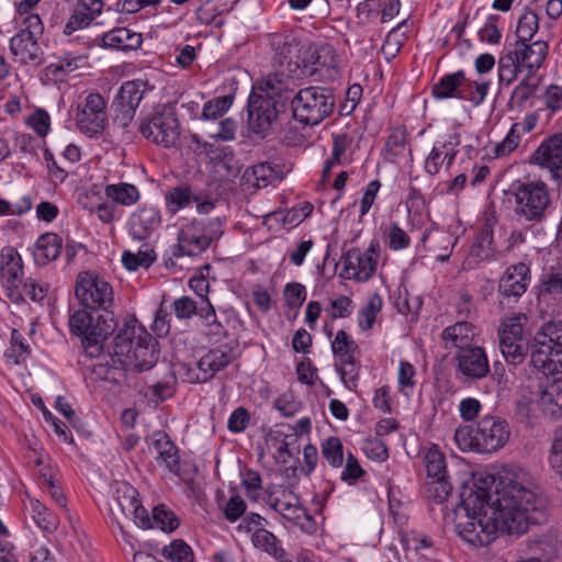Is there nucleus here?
Masks as SVG:
<instances>
[{
  "instance_id": "obj_60",
  "label": "nucleus",
  "mask_w": 562,
  "mask_h": 562,
  "mask_svg": "<svg viewBox=\"0 0 562 562\" xmlns=\"http://www.w3.org/2000/svg\"><path fill=\"white\" fill-rule=\"evenodd\" d=\"M240 476L241 485L245 487L247 496L256 499L258 497V492L262 487L260 473L252 469H246L240 472Z\"/></svg>"
},
{
  "instance_id": "obj_35",
  "label": "nucleus",
  "mask_w": 562,
  "mask_h": 562,
  "mask_svg": "<svg viewBox=\"0 0 562 562\" xmlns=\"http://www.w3.org/2000/svg\"><path fill=\"white\" fill-rule=\"evenodd\" d=\"M193 199L194 193L189 186L170 188L165 194L166 210L169 214L175 215L189 206Z\"/></svg>"
},
{
  "instance_id": "obj_57",
  "label": "nucleus",
  "mask_w": 562,
  "mask_h": 562,
  "mask_svg": "<svg viewBox=\"0 0 562 562\" xmlns=\"http://www.w3.org/2000/svg\"><path fill=\"white\" fill-rule=\"evenodd\" d=\"M233 104L232 95H222L207 101L202 111L205 120H215L222 116Z\"/></svg>"
},
{
  "instance_id": "obj_41",
  "label": "nucleus",
  "mask_w": 562,
  "mask_h": 562,
  "mask_svg": "<svg viewBox=\"0 0 562 562\" xmlns=\"http://www.w3.org/2000/svg\"><path fill=\"white\" fill-rule=\"evenodd\" d=\"M515 57L514 50H510L498 59V80L501 85L509 86L517 79L518 72L524 69L518 60L514 59Z\"/></svg>"
},
{
  "instance_id": "obj_5",
  "label": "nucleus",
  "mask_w": 562,
  "mask_h": 562,
  "mask_svg": "<svg viewBox=\"0 0 562 562\" xmlns=\"http://www.w3.org/2000/svg\"><path fill=\"white\" fill-rule=\"evenodd\" d=\"M514 215L520 223L540 224L552 204L548 186L542 181H516L507 191Z\"/></svg>"
},
{
  "instance_id": "obj_45",
  "label": "nucleus",
  "mask_w": 562,
  "mask_h": 562,
  "mask_svg": "<svg viewBox=\"0 0 562 562\" xmlns=\"http://www.w3.org/2000/svg\"><path fill=\"white\" fill-rule=\"evenodd\" d=\"M153 528L157 527L165 532L175 531L180 524L179 518L165 505H158L153 509Z\"/></svg>"
},
{
  "instance_id": "obj_1",
  "label": "nucleus",
  "mask_w": 562,
  "mask_h": 562,
  "mask_svg": "<svg viewBox=\"0 0 562 562\" xmlns=\"http://www.w3.org/2000/svg\"><path fill=\"white\" fill-rule=\"evenodd\" d=\"M494 484L493 474L480 473L473 476L472 486L464 484L460 493L456 531L474 548L488 546L497 532L520 537L530 525L547 519L544 502L525 474L502 482L503 487L491 494Z\"/></svg>"
},
{
  "instance_id": "obj_40",
  "label": "nucleus",
  "mask_w": 562,
  "mask_h": 562,
  "mask_svg": "<svg viewBox=\"0 0 562 562\" xmlns=\"http://www.w3.org/2000/svg\"><path fill=\"white\" fill-rule=\"evenodd\" d=\"M192 142L210 158L211 161L229 164L234 159L231 147L222 146L216 143L202 142L196 135L192 136Z\"/></svg>"
},
{
  "instance_id": "obj_24",
  "label": "nucleus",
  "mask_w": 562,
  "mask_h": 562,
  "mask_svg": "<svg viewBox=\"0 0 562 562\" xmlns=\"http://www.w3.org/2000/svg\"><path fill=\"white\" fill-rule=\"evenodd\" d=\"M232 358V352L226 347L210 350L198 362L196 381L203 383L211 380L218 371L231 363Z\"/></svg>"
},
{
  "instance_id": "obj_47",
  "label": "nucleus",
  "mask_w": 562,
  "mask_h": 562,
  "mask_svg": "<svg viewBox=\"0 0 562 562\" xmlns=\"http://www.w3.org/2000/svg\"><path fill=\"white\" fill-rule=\"evenodd\" d=\"M335 367L345 386L350 391H356L360 371V366L357 363L356 358L352 357L346 361H338L335 363Z\"/></svg>"
},
{
  "instance_id": "obj_53",
  "label": "nucleus",
  "mask_w": 562,
  "mask_h": 562,
  "mask_svg": "<svg viewBox=\"0 0 562 562\" xmlns=\"http://www.w3.org/2000/svg\"><path fill=\"white\" fill-rule=\"evenodd\" d=\"M162 555L173 562H193L192 549L183 540H173L162 549Z\"/></svg>"
},
{
  "instance_id": "obj_12",
  "label": "nucleus",
  "mask_w": 562,
  "mask_h": 562,
  "mask_svg": "<svg viewBox=\"0 0 562 562\" xmlns=\"http://www.w3.org/2000/svg\"><path fill=\"white\" fill-rule=\"evenodd\" d=\"M75 295L83 310L108 311L114 301L112 285L92 272L80 273L76 281Z\"/></svg>"
},
{
  "instance_id": "obj_46",
  "label": "nucleus",
  "mask_w": 562,
  "mask_h": 562,
  "mask_svg": "<svg viewBox=\"0 0 562 562\" xmlns=\"http://www.w3.org/2000/svg\"><path fill=\"white\" fill-rule=\"evenodd\" d=\"M539 29L538 15L536 12L528 10L518 20L516 27V42H529Z\"/></svg>"
},
{
  "instance_id": "obj_32",
  "label": "nucleus",
  "mask_w": 562,
  "mask_h": 562,
  "mask_svg": "<svg viewBox=\"0 0 562 562\" xmlns=\"http://www.w3.org/2000/svg\"><path fill=\"white\" fill-rule=\"evenodd\" d=\"M199 317L201 318L204 327L205 335L214 342L220 341L226 336L227 331L222 322L217 318L215 308L209 300H205L200 305Z\"/></svg>"
},
{
  "instance_id": "obj_19",
  "label": "nucleus",
  "mask_w": 562,
  "mask_h": 562,
  "mask_svg": "<svg viewBox=\"0 0 562 562\" xmlns=\"http://www.w3.org/2000/svg\"><path fill=\"white\" fill-rule=\"evenodd\" d=\"M160 225V214L153 205H143L130 216L128 233L134 239L144 240Z\"/></svg>"
},
{
  "instance_id": "obj_11",
  "label": "nucleus",
  "mask_w": 562,
  "mask_h": 562,
  "mask_svg": "<svg viewBox=\"0 0 562 562\" xmlns=\"http://www.w3.org/2000/svg\"><path fill=\"white\" fill-rule=\"evenodd\" d=\"M138 131L146 139L166 148L176 147L180 137V124L170 106H164L144 119Z\"/></svg>"
},
{
  "instance_id": "obj_23",
  "label": "nucleus",
  "mask_w": 562,
  "mask_h": 562,
  "mask_svg": "<svg viewBox=\"0 0 562 562\" xmlns=\"http://www.w3.org/2000/svg\"><path fill=\"white\" fill-rule=\"evenodd\" d=\"M151 445L157 452L156 461L170 473L180 475L179 450L170 437L164 431H155L151 435Z\"/></svg>"
},
{
  "instance_id": "obj_49",
  "label": "nucleus",
  "mask_w": 562,
  "mask_h": 562,
  "mask_svg": "<svg viewBox=\"0 0 562 562\" xmlns=\"http://www.w3.org/2000/svg\"><path fill=\"white\" fill-rule=\"evenodd\" d=\"M31 508L33 520L42 530L53 532L57 528L56 516L40 501H32Z\"/></svg>"
},
{
  "instance_id": "obj_37",
  "label": "nucleus",
  "mask_w": 562,
  "mask_h": 562,
  "mask_svg": "<svg viewBox=\"0 0 562 562\" xmlns=\"http://www.w3.org/2000/svg\"><path fill=\"white\" fill-rule=\"evenodd\" d=\"M251 541L254 546L273 558L286 555L285 550L279 546L278 538L266 528L256 529L252 532Z\"/></svg>"
},
{
  "instance_id": "obj_26",
  "label": "nucleus",
  "mask_w": 562,
  "mask_h": 562,
  "mask_svg": "<svg viewBox=\"0 0 562 562\" xmlns=\"http://www.w3.org/2000/svg\"><path fill=\"white\" fill-rule=\"evenodd\" d=\"M423 241L427 244L429 251L436 254V259L443 262L450 258L458 237L448 231L434 229L424 235Z\"/></svg>"
},
{
  "instance_id": "obj_42",
  "label": "nucleus",
  "mask_w": 562,
  "mask_h": 562,
  "mask_svg": "<svg viewBox=\"0 0 562 562\" xmlns=\"http://www.w3.org/2000/svg\"><path fill=\"white\" fill-rule=\"evenodd\" d=\"M382 308V299L378 293L372 294L367 304L359 311L358 325L362 330L372 328L378 313Z\"/></svg>"
},
{
  "instance_id": "obj_21",
  "label": "nucleus",
  "mask_w": 562,
  "mask_h": 562,
  "mask_svg": "<svg viewBox=\"0 0 562 562\" xmlns=\"http://www.w3.org/2000/svg\"><path fill=\"white\" fill-rule=\"evenodd\" d=\"M548 49V44L544 41H536L529 45L527 42H516L514 59L518 60L520 67L528 70L527 76H533L543 64Z\"/></svg>"
},
{
  "instance_id": "obj_44",
  "label": "nucleus",
  "mask_w": 562,
  "mask_h": 562,
  "mask_svg": "<svg viewBox=\"0 0 562 562\" xmlns=\"http://www.w3.org/2000/svg\"><path fill=\"white\" fill-rule=\"evenodd\" d=\"M358 346L350 339L348 334L340 329L337 331L335 339L331 342V350L338 358V361H346L355 357Z\"/></svg>"
},
{
  "instance_id": "obj_14",
  "label": "nucleus",
  "mask_w": 562,
  "mask_h": 562,
  "mask_svg": "<svg viewBox=\"0 0 562 562\" xmlns=\"http://www.w3.org/2000/svg\"><path fill=\"white\" fill-rule=\"evenodd\" d=\"M105 108V100L99 92L89 93L78 103L75 121L80 133L89 138L101 136L108 122Z\"/></svg>"
},
{
  "instance_id": "obj_48",
  "label": "nucleus",
  "mask_w": 562,
  "mask_h": 562,
  "mask_svg": "<svg viewBox=\"0 0 562 562\" xmlns=\"http://www.w3.org/2000/svg\"><path fill=\"white\" fill-rule=\"evenodd\" d=\"M156 260L154 250H139L134 254L125 250L122 255V263L128 271H136L138 268H149Z\"/></svg>"
},
{
  "instance_id": "obj_33",
  "label": "nucleus",
  "mask_w": 562,
  "mask_h": 562,
  "mask_svg": "<svg viewBox=\"0 0 562 562\" xmlns=\"http://www.w3.org/2000/svg\"><path fill=\"white\" fill-rule=\"evenodd\" d=\"M284 166L273 161H262L252 166V176L258 188H265L284 178Z\"/></svg>"
},
{
  "instance_id": "obj_43",
  "label": "nucleus",
  "mask_w": 562,
  "mask_h": 562,
  "mask_svg": "<svg viewBox=\"0 0 562 562\" xmlns=\"http://www.w3.org/2000/svg\"><path fill=\"white\" fill-rule=\"evenodd\" d=\"M501 352L505 360L514 366L519 364L524 361L528 353V341L527 340H515V341H499Z\"/></svg>"
},
{
  "instance_id": "obj_63",
  "label": "nucleus",
  "mask_w": 562,
  "mask_h": 562,
  "mask_svg": "<svg viewBox=\"0 0 562 562\" xmlns=\"http://www.w3.org/2000/svg\"><path fill=\"white\" fill-rule=\"evenodd\" d=\"M549 462L557 472L562 471V425L553 430Z\"/></svg>"
},
{
  "instance_id": "obj_34",
  "label": "nucleus",
  "mask_w": 562,
  "mask_h": 562,
  "mask_svg": "<svg viewBox=\"0 0 562 562\" xmlns=\"http://www.w3.org/2000/svg\"><path fill=\"white\" fill-rule=\"evenodd\" d=\"M104 192L114 204L124 206L134 205L140 198L139 190L134 184L126 182L108 184Z\"/></svg>"
},
{
  "instance_id": "obj_59",
  "label": "nucleus",
  "mask_w": 562,
  "mask_h": 562,
  "mask_svg": "<svg viewBox=\"0 0 562 562\" xmlns=\"http://www.w3.org/2000/svg\"><path fill=\"white\" fill-rule=\"evenodd\" d=\"M452 485L447 476L437 477L427 484V494L436 503H443L451 495Z\"/></svg>"
},
{
  "instance_id": "obj_52",
  "label": "nucleus",
  "mask_w": 562,
  "mask_h": 562,
  "mask_svg": "<svg viewBox=\"0 0 562 562\" xmlns=\"http://www.w3.org/2000/svg\"><path fill=\"white\" fill-rule=\"evenodd\" d=\"M322 454L333 467L339 468L344 461V447L338 437H329L322 443Z\"/></svg>"
},
{
  "instance_id": "obj_39",
  "label": "nucleus",
  "mask_w": 562,
  "mask_h": 562,
  "mask_svg": "<svg viewBox=\"0 0 562 562\" xmlns=\"http://www.w3.org/2000/svg\"><path fill=\"white\" fill-rule=\"evenodd\" d=\"M294 499L295 502L274 498L270 502V507L283 518L294 524H297L302 517L311 519V516L300 505L299 499L296 497H294Z\"/></svg>"
},
{
  "instance_id": "obj_31",
  "label": "nucleus",
  "mask_w": 562,
  "mask_h": 562,
  "mask_svg": "<svg viewBox=\"0 0 562 562\" xmlns=\"http://www.w3.org/2000/svg\"><path fill=\"white\" fill-rule=\"evenodd\" d=\"M147 86V82L140 79L124 82L113 100V106L137 109Z\"/></svg>"
},
{
  "instance_id": "obj_20",
  "label": "nucleus",
  "mask_w": 562,
  "mask_h": 562,
  "mask_svg": "<svg viewBox=\"0 0 562 562\" xmlns=\"http://www.w3.org/2000/svg\"><path fill=\"white\" fill-rule=\"evenodd\" d=\"M112 498L109 503L112 517L120 524V516L130 517V510L133 509L138 499L137 490L130 483L116 481L111 485Z\"/></svg>"
},
{
  "instance_id": "obj_58",
  "label": "nucleus",
  "mask_w": 562,
  "mask_h": 562,
  "mask_svg": "<svg viewBox=\"0 0 562 562\" xmlns=\"http://www.w3.org/2000/svg\"><path fill=\"white\" fill-rule=\"evenodd\" d=\"M31 353V347L18 329L11 333V347L7 351L9 358H13L15 364L21 363Z\"/></svg>"
},
{
  "instance_id": "obj_55",
  "label": "nucleus",
  "mask_w": 562,
  "mask_h": 562,
  "mask_svg": "<svg viewBox=\"0 0 562 562\" xmlns=\"http://www.w3.org/2000/svg\"><path fill=\"white\" fill-rule=\"evenodd\" d=\"M424 460L428 477H431L434 480L437 477L447 476L446 460L443 454L439 450L435 448L429 449Z\"/></svg>"
},
{
  "instance_id": "obj_62",
  "label": "nucleus",
  "mask_w": 562,
  "mask_h": 562,
  "mask_svg": "<svg viewBox=\"0 0 562 562\" xmlns=\"http://www.w3.org/2000/svg\"><path fill=\"white\" fill-rule=\"evenodd\" d=\"M283 296L290 308H297L306 300V289L297 282L288 283L284 288Z\"/></svg>"
},
{
  "instance_id": "obj_30",
  "label": "nucleus",
  "mask_w": 562,
  "mask_h": 562,
  "mask_svg": "<svg viewBox=\"0 0 562 562\" xmlns=\"http://www.w3.org/2000/svg\"><path fill=\"white\" fill-rule=\"evenodd\" d=\"M464 81V71L459 70L442 76L437 83L431 87V95L436 100L465 98L461 93V83Z\"/></svg>"
},
{
  "instance_id": "obj_4",
  "label": "nucleus",
  "mask_w": 562,
  "mask_h": 562,
  "mask_svg": "<svg viewBox=\"0 0 562 562\" xmlns=\"http://www.w3.org/2000/svg\"><path fill=\"white\" fill-rule=\"evenodd\" d=\"M248 98L249 128L260 137H266L274 131L279 116L284 113L291 99L292 91L272 93L267 82H262Z\"/></svg>"
},
{
  "instance_id": "obj_13",
  "label": "nucleus",
  "mask_w": 562,
  "mask_h": 562,
  "mask_svg": "<svg viewBox=\"0 0 562 562\" xmlns=\"http://www.w3.org/2000/svg\"><path fill=\"white\" fill-rule=\"evenodd\" d=\"M380 256V244L372 240L366 251L359 248H351L344 252L341 261L344 268L339 277L357 282H367L375 273Z\"/></svg>"
},
{
  "instance_id": "obj_29",
  "label": "nucleus",
  "mask_w": 562,
  "mask_h": 562,
  "mask_svg": "<svg viewBox=\"0 0 562 562\" xmlns=\"http://www.w3.org/2000/svg\"><path fill=\"white\" fill-rule=\"evenodd\" d=\"M103 45L121 50H135L140 47L143 38L140 33L126 27H116L102 37Z\"/></svg>"
},
{
  "instance_id": "obj_56",
  "label": "nucleus",
  "mask_w": 562,
  "mask_h": 562,
  "mask_svg": "<svg viewBox=\"0 0 562 562\" xmlns=\"http://www.w3.org/2000/svg\"><path fill=\"white\" fill-rule=\"evenodd\" d=\"M520 125L515 123L509 128L505 138L494 147L495 157H505L514 151L520 143Z\"/></svg>"
},
{
  "instance_id": "obj_16",
  "label": "nucleus",
  "mask_w": 562,
  "mask_h": 562,
  "mask_svg": "<svg viewBox=\"0 0 562 562\" xmlns=\"http://www.w3.org/2000/svg\"><path fill=\"white\" fill-rule=\"evenodd\" d=\"M530 162L548 169L553 179H562V134L542 142L532 154Z\"/></svg>"
},
{
  "instance_id": "obj_10",
  "label": "nucleus",
  "mask_w": 562,
  "mask_h": 562,
  "mask_svg": "<svg viewBox=\"0 0 562 562\" xmlns=\"http://www.w3.org/2000/svg\"><path fill=\"white\" fill-rule=\"evenodd\" d=\"M535 368L553 371L562 367V321H550L541 326L533 338L530 355Z\"/></svg>"
},
{
  "instance_id": "obj_38",
  "label": "nucleus",
  "mask_w": 562,
  "mask_h": 562,
  "mask_svg": "<svg viewBox=\"0 0 562 562\" xmlns=\"http://www.w3.org/2000/svg\"><path fill=\"white\" fill-rule=\"evenodd\" d=\"M538 87V82L532 81V76H526L512 92L508 105L510 110H521L527 102L533 97Z\"/></svg>"
},
{
  "instance_id": "obj_61",
  "label": "nucleus",
  "mask_w": 562,
  "mask_h": 562,
  "mask_svg": "<svg viewBox=\"0 0 562 562\" xmlns=\"http://www.w3.org/2000/svg\"><path fill=\"white\" fill-rule=\"evenodd\" d=\"M387 244L392 250L405 249L411 244V238L405 231H403L397 223L393 222L387 227L386 232Z\"/></svg>"
},
{
  "instance_id": "obj_17",
  "label": "nucleus",
  "mask_w": 562,
  "mask_h": 562,
  "mask_svg": "<svg viewBox=\"0 0 562 562\" xmlns=\"http://www.w3.org/2000/svg\"><path fill=\"white\" fill-rule=\"evenodd\" d=\"M530 282V269L519 262L506 269L499 280L498 291L507 300L516 302L526 291Z\"/></svg>"
},
{
  "instance_id": "obj_25",
  "label": "nucleus",
  "mask_w": 562,
  "mask_h": 562,
  "mask_svg": "<svg viewBox=\"0 0 562 562\" xmlns=\"http://www.w3.org/2000/svg\"><path fill=\"white\" fill-rule=\"evenodd\" d=\"M476 328L467 321L457 322L448 326L441 334L445 348H458L462 351L472 347V342L476 336Z\"/></svg>"
},
{
  "instance_id": "obj_51",
  "label": "nucleus",
  "mask_w": 562,
  "mask_h": 562,
  "mask_svg": "<svg viewBox=\"0 0 562 562\" xmlns=\"http://www.w3.org/2000/svg\"><path fill=\"white\" fill-rule=\"evenodd\" d=\"M487 91L488 82L477 83L464 77V81L461 83V93L465 95V98H460V100L469 101L474 106H477L485 100Z\"/></svg>"
},
{
  "instance_id": "obj_6",
  "label": "nucleus",
  "mask_w": 562,
  "mask_h": 562,
  "mask_svg": "<svg viewBox=\"0 0 562 562\" xmlns=\"http://www.w3.org/2000/svg\"><path fill=\"white\" fill-rule=\"evenodd\" d=\"M509 428L499 417L486 415L475 426H460L454 440L462 451L491 453L502 448L508 440Z\"/></svg>"
},
{
  "instance_id": "obj_36",
  "label": "nucleus",
  "mask_w": 562,
  "mask_h": 562,
  "mask_svg": "<svg viewBox=\"0 0 562 562\" xmlns=\"http://www.w3.org/2000/svg\"><path fill=\"white\" fill-rule=\"evenodd\" d=\"M406 150V131L404 128H395L386 138L384 158L389 162H397L405 155Z\"/></svg>"
},
{
  "instance_id": "obj_28",
  "label": "nucleus",
  "mask_w": 562,
  "mask_h": 562,
  "mask_svg": "<svg viewBox=\"0 0 562 562\" xmlns=\"http://www.w3.org/2000/svg\"><path fill=\"white\" fill-rule=\"evenodd\" d=\"M63 246L61 238L55 233H45L41 235L33 250L34 260L40 266H45L47 262L56 260L60 255Z\"/></svg>"
},
{
  "instance_id": "obj_18",
  "label": "nucleus",
  "mask_w": 562,
  "mask_h": 562,
  "mask_svg": "<svg viewBox=\"0 0 562 562\" xmlns=\"http://www.w3.org/2000/svg\"><path fill=\"white\" fill-rule=\"evenodd\" d=\"M458 370L467 378L480 380L490 372L487 356L481 347H470L459 351Z\"/></svg>"
},
{
  "instance_id": "obj_22",
  "label": "nucleus",
  "mask_w": 562,
  "mask_h": 562,
  "mask_svg": "<svg viewBox=\"0 0 562 562\" xmlns=\"http://www.w3.org/2000/svg\"><path fill=\"white\" fill-rule=\"evenodd\" d=\"M10 52L15 60L22 65L40 64L42 61V50L37 38L31 35L29 31H19L11 37Z\"/></svg>"
},
{
  "instance_id": "obj_7",
  "label": "nucleus",
  "mask_w": 562,
  "mask_h": 562,
  "mask_svg": "<svg viewBox=\"0 0 562 562\" xmlns=\"http://www.w3.org/2000/svg\"><path fill=\"white\" fill-rule=\"evenodd\" d=\"M116 324L112 317L94 315L87 310L76 311L69 318L70 331L81 338L85 352L90 358L100 357L103 344L114 331Z\"/></svg>"
},
{
  "instance_id": "obj_9",
  "label": "nucleus",
  "mask_w": 562,
  "mask_h": 562,
  "mask_svg": "<svg viewBox=\"0 0 562 562\" xmlns=\"http://www.w3.org/2000/svg\"><path fill=\"white\" fill-rule=\"evenodd\" d=\"M223 234L222 222L218 217L209 220H192L178 233V245L175 257L199 256Z\"/></svg>"
},
{
  "instance_id": "obj_64",
  "label": "nucleus",
  "mask_w": 562,
  "mask_h": 562,
  "mask_svg": "<svg viewBox=\"0 0 562 562\" xmlns=\"http://www.w3.org/2000/svg\"><path fill=\"white\" fill-rule=\"evenodd\" d=\"M172 307L179 319H188L193 315L199 316L200 306L189 296H182L173 301Z\"/></svg>"
},
{
  "instance_id": "obj_2",
  "label": "nucleus",
  "mask_w": 562,
  "mask_h": 562,
  "mask_svg": "<svg viewBox=\"0 0 562 562\" xmlns=\"http://www.w3.org/2000/svg\"><path fill=\"white\" fill-rule=\"evenodd\" d=\"M114 363L126 370L144 371L151 369L159 356L157 341L136 323H126L114 338Z\"/></svg>"
},
{
  "instance_id": "obj_15",
  "label": "nucleus",
  "mask_w": 562,
  "mask_h": 562,
  "mask_svg": "<svg viewBox=\"0 0 562 562\" xmlns=\"http://www.w3.org/2000/svg\"><path fill=\"white\" fill-rule=\"evenodd\" d=\"M23 279V263L18 250L11 246L3 247L0 252V280L8 299L19 304L23 301L20 285Z\"/></svg>"
},
{
  "instance_id": "obj_27",
  "label": "nucleus",
  "mask_w": 562,
  "mask_h": 562,
  "mask_svg": "<svg viewBox=\"0 0 562 562\" xmlns=\"http://www.w3.org/2000/svg\"><path fill=\"white\" fill-rule=\"evenodd\" d=\"M538 405L544 415L552 418L562 413V378H554L540 391Z\"/></svg>"
},
{
  "instance_id": "obj_8",
  "label": "nucleus",
  "mask_w": 562,
  "mask_h": 562,
  "mask_svg": "<svg viewBox=\"0 0 562 562\" xmlns=\"http://www.w3.org/2000/svg\"><path fill=\"white\" fill-rule=\"evenodd\" d=\"M293 117L304 125H317L328 117L335 108V97L330 89L311 86L291 93Z\"/></svg>"
},
{
  "instance_id": "obj_50",
  "label": "nucleus",
  "mask_w": 562,
  "mask_h": 562,
  "mask_svg": "<svg viewBox=\"0 0 562 562\" xmlns=\"http://www.w3.org/2000/svg\"><path fill=\"white\" fill-rule=\"evenodd\" d=\"M562 294V266L551 268L542 276L540 284V296Z\"/></svg>"
},
{
  "instance_id": "obj_3",
  "label": "nucleus",
  "mask_w": 562,
  "mask_h": 562,
  "mask_svg": "<svg viewBox=\"0 0 562 562\" xmlns=\"http://www.w3.org/2000/svg\"><path fill=\"white\" fill-rule=\"evenodd\" d=\"M272 65L276 70L265 79L272 93L292 91L304 78L305 68L299 60V43L290 35L272 34L270 36Z\"/></svg>"
},
{
  "instance_id": "obj_54",
  "label": "nucleus",
  "mask_w": 562,
  "mask_h": 562,
  "mask_svg": "<svg viewBox=\"0 0 562 562\" xmlns=\"http://www.w3.org/2000/svg\"><path fill=\"white\" fill-rule=\"evenodd\" d=\"M109 357L111 359V363L106 360L104 362H98L93 366V373L105 381L110 382H116L120 376L123 375V371H126V369L122 368L120 363H114L113 357H114V349L112 352H109Z\"/></svg>"
}]
</instances>
